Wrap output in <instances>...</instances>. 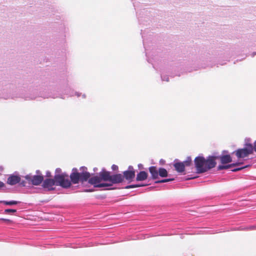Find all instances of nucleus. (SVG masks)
Returning <instances> with one entry per match:
<instances>
[{
	"mask_svg": "<svg viewBox=\"0 0 256 256\" xmlns=\"http://www.w3.org/2000/svg\"><path fill=\"white\" fill-rule=\"evenodd\" d=\"M148 184H130V185H128L124 187V188L126 189H130V188H138L141 186H148Z\"/></svg>",
	"mask_w": 256,
	"mask_h": 256,
	"instance_id": "20",
	"label": "nucleus"
},
{
	"mask_svg": "<svg viewBox=\"0 0 256 256\" xmlns=\"http://www.w3.org/2000/svg\"><path fill=\"white\" fill-rule=\"evenodd\" d=\"M16 212V210H15V209H10V208H8V209H6L4 211V212L5 214H8V213H14V212Z\"/></svg>",
	"mask_w": 256,
	"mask_h": 256,
	"instance_id": "23",
	"label": "nucleus"
},
{
	"mask_svg": "<svg viewBox=\"0 0 256 256\" xmlns=\"http://www.w3.org/2000/svg\"><path fill=\"white\" fill-rule=\"evenodd\" d=\"M228 152V151L226 150H223L222 151V153L224 154V153H227Z\"/></svg>",
	"mask_w": 256,
	"mask_h": 256,
	"instance_id": "35",
	"label": "nucleus"
},
{
	"mask_svg": "<svg viewBox=\"0 0 256 256\" xmlns=\"http://www.w3.org/2000/svg\"><path fill=\"white\" fill-rule=\"evenodd\" d=\"M176 170L178 172H182L184 170L185 165L184 162H176L174 164Z\"/></svg>",
	"mask_w": 256,
	"mask_h": 256,
	"instance_id": "15",
	"label": "nucleus"
},
{
	"mask_svg": "<svg viewBox=\"0 0 256 256\" xmlns=\"http://www.w3.org/2000/svg\"><path fill=\"white\" fill-rule=\"evenodd\" d=\"M0 220H2V221H4V222H12L11 220H10L9 219L4 218H0Z\"/></svg>",
	"mask_w": 256,
	"mask_h": 256,
	"instance_id": "26",
	"label": "nucleus"
},
{
	"mask_svg": "<svg viewBox=\"0 0 256 256\" xmlns=\"http://www.w3.org/2000/svg\"><path fill=\"white\" fill-rule=\"evenodd\" d=\"M46 176L47 177H50L51 176V173L50 171H47L46 172Z\"/></svg>",
	"mask_w": 256,
	"mask_h": 256,
	"instance_id": "30",
	"label": "nucleus"
},
{
	"mask_svg": "<svg viewBox=\"0 0 256 256\" xmlns=\"http://www.w3.org/2000/svg\"><path fill=\"white\" fill-rule=\"evenodd\" d=\"M82 96H83V98H86V95L84 94L82 95Z\"/></svg>",
	"mask_w": 256,
	"mask_h": 256,
	"instance_id": "40",
	"label": "nucleus"
},
{
	"mask_svg": "<svg viewBox=\"0 0 256 256\" xmlns=\"http://www.w3.org/2000/svg\"><path fill=\"white\" fill-rule=\"evenodd\" d=\"M124 181V177L120 174H116L111 175L110 178L109 182L107 184H111L110 186H112V184H120Z\"/></svg>",
	"mask_w": 256,
	"mask_h": 256,
	"instance_id": "10",
	"label": "nucleus"
},
{
	"mask_svg": "<svg viewBox=\"0 0 256 256\" xmlns=\"http://www.w3.org/2000/svg\"><path fill=\"white\" fill-rule=\"evenodd\" d=\"M68 96H74V94H73V93H72V94H68Z\"/></svg>",
	"mask_w": 256,
	"mask_h": 256,
	"instance_id": "36",
	"label": "nucleus"
},
{
	"mask_svg": "<svg viewBox=\"0 0 256 256\" xmlns=\"http://www.w3.org/2000/svg\"><path fill=\"white\" fill-rule=\"evenodd\" d=\"M20 202L16 200H0V203H2L6 205L12 206L19 204Z\"/></svg>",
	"mask_w": 256,
	"mask_h": 256,
	"instance_id": "18",
	"label": "nucleus"
},
{
	"mask_svg": "<svg viewBox=\"0 0 256 256\" xmlns=\"http://www.w3.org/2000/svg\"><path fill=\"white\" fill-rule=\"evenodd\" d=\"M196 172L198 174L206 172V159L202 156L196 157L194 160Z\"/></svg>",
	"mask_w": 256,
	"mask_h": 256,
	"instance_id": "4",
	"label": "nucleus"
},
{
	"mask_svg": "<svg viewBox=\"0 0 256 256\" xmlns=\"http://www.w3.org/2000/svg\"><path fill=\"white\" fill-rule=\"evenodd\" d=\"M118 166L116 164H112V169L114 171L118 170Z\"/></svg>",
	"mask_w": 256,
	"mask_h": 256,
	"instance_id": "25",
	"label": "nucleus"
},
{
	"mask_svg": "<svg viewBox=\"0 0 256 256\" xmlns=\"http://www.w3.org/2000/svg\"><path fill=\"white\" fill-rule=\"evenodd\" d=\"M61 172L62 170L60 168H56L54 176L56 182V186L68 188L70 186V181L68 178V175L65 173L61 174Z\"/></svg>",
	"mask_w": 256,
	"mask_h": 256,
	"instance_id": "2",
	"label": "nucleus"
},
{
	"mask_svg": "<svg viewBox=\"0 0 256 256\" xmlns=\"http://www.w3.org/2000/svg\"><path fill=\"white\" fill-rule=\"evenodd\" d=\"M158 175L162 178L166 177L168 176V172L165 168H160L158 170Z\"/></svg>",
	"mask_w": 256,
	"mask_h": 256,
	"instance_id": "19",
	"label": "nucleus"
},
{
	"mask_svg": "<svg viewBox=\"0 0 256 256\" xmlns=\"http://www.w3.org/2000/svg\"><path fill=\"white\" fill-rule=\"evenodd\" d=\"M135 170L132 166H130L126 170L123 172L122 176L124 180L125 179L128 182L130 183L132 182L135 178Z\"/></svg>",
	"mask_w": 256,
	"mask_h": 256,
	"instance_id": "8",
	"label": "nucleus"
},
{
	"mask_svg": "<svg viewBox=\"0 0 256 256\" xmlns=\"http://www.w3.org/2000/svg\"><path fill=\"white\" fill-rule=\"evenodd\" d=\"M75 94L78 97H79L80 96V94L78 92H75Z\"/></svg>",
	"mask_w": 256,
	"mask_h": 256,
	"instance_id": "34",
	"label": "nucleus"
},
{
	"mask_svg": "<svg viewBox=\"0 0 256 256\" xmlns=\"http://www.w3.org/2000/svg\"><path fill=\"white\" fill-rule=\"evenodd\" d=\"M36 174L42 175V174L39 170H37L36 171Z\"/></svg>",
	"mask_w": 256,
	"mask_h": 256,
	"instance_id": "33",
	"label": "nucleus"
},
{
	"mask_svg": "<svg viewBox=\"0 0 256 256\" xmlns=\"http://www.w3.org/2000/svg\"><path fill=\"white\" fill-rule=\"evenodd\" d=\"M174 180V178H165L162 180H156L154 182L155 184L164 183L171 182Z\"/></svg>",
	"mask_w": 256,
	"mask_h": 256,
	"instance_id": "21",
	"label": "nucleus"
},
{
	"mask_svg": "<svg viewBox=\"0 0 256 256\" xmlns=\"http://www.w3.org/2000/svg\"><path fill=\"white\" fill-rule=\"evenodd\" d=\"M242 162H236V163H233L228 165H219L218 167V170H222L224 169H228L229 168H232L233 166H238L241 164Z\"/></svg>",
	"mask_w": 256,
	"mask_h": 256,
	"instance_id": "17",
	"label": "nucleus"
},
{
	"mask_svg": "<svg viewBox=\"0 0 256 256\" xmlns=\"http://www.w3.org/2000/svg\"><path fill=\"white\" fill-rule=\"evenodd\" d=\"M30 184L34 186H38L44 180L42 175L36 174L32 176L30 174H27L24 176Z\"/></svg>",
	"mask_w": 256,
	"mask_h": 256,
	"instance_id": "6",
	"label": "nucleus"
},
{
	"mask_svg": "<svg viewBox=\"0 0 256 256\" xmlns=\"http://www.w3.org/2000/svg\"><path fill=\"white\" fill-rule=\"evenodd\" d=\"M80 172H78L76 168L72 170V172L70 175V178L72 182L74 184H78L79 181L82 182L86 181L90 177V172H88L87 168L85 166L80 168Z\"/></svg>",
	"mask_w": 256,
	"mask_h": 256,
	"instance_id": "1",
	"label": "nucleus"
},
{
	"mask_svg": "<svg viewBox=\"0 0 256 256\" xmlns=\"http://www.w3.org/2000/svg\"><path fill=\"white\" fill-rule=\"evenodd\" d=\"M148 177V174L145 171H140L137 174L136 176V180L138 182L139 181H144L147 179Z\"/></svg>",
	"mask_w": 256,
	"mask_h": 256,
	"instance_id": "13",
	"label": "nucleus"
},
{
	"mask_svg": "<svg viewBox=\"0 0 256 256\" xmlns=\"http://www.w3.org/2000/svg\"><path fill=\"white\" fill-rule=\"evenodd\" d=\"M219 158L220 160V162L222 164H225L232 162V157L229 154L223 155L222 156H220Z\"/></svg>",
	"mask_w": 256,
	"mask_h": 256,
	"instance_id": "16",
	"label": "nucleus"
},
{
	"mask_svg": "<svg viewBox=\"0 0 256 256\" xmlns=\"http://www.w3.org/2000/svg\"><path fill=\"white\" fill-rule=\"evenodd\" d=\"M191 162H192L191 158L190 156H188L186 158V160H184L183 162H184L185 166H188L190 165Z\"/></svg>",
	"mask_w": 256,
	"mask_h": 256,
	"instance_id": "22",
	"label": "nucleus"
},
{
	"mask_svg": "<svg viewBox=\"0 0 256 256\" xmlns=\"http://www.w3.org/2000/svg\"><path fill=\"white\" fill-rule=\"evenodd\" d=\"M161 78H162V80H163V81H166V82L168 81V77L166 78L165 76H162Z\"/></svg>",
	"mask_w": 256,
	"mask_h": 256,
	"instance_id": "28",
	"label": "nucleus"
},
{
	"mask_svg": "<svg viewBox=\"0 0 256 256\" xmlns=\"http://www.w3.org/2000/svg\"><path fill=\"white\" fill-rule=\"evenodd\" d=\"M248 166H244L243 167H240V168H234V170H232V171L233 172H237V171H238V170H240L245 168H246Z\"/></svg>",
	"mask_w": 256,
	"mask_h": 256,
	"instance_id": "24",
	"label": "nucleus"
},
{
	"mask_svg": "<svg viewBox=\"0 0 256 256\" xmlns=\"http://www.w3.org/2000/svg\"><path fill=\"white\" fill-rule=\"evenodd\" d=\"M149 172L151 174L152 179L156 180L158 177V170L154 166H151L148 168Z\"/></svg>",
	"mask_w": 256,
	"mask_h": 256,
	"instance_id": "14",
	"label": "nucleus"
},
{
	"mask_svg": "<svg viewBox=\"0 0 256 256\" xmlns=\"http://www.w3.org/2000/svg\"><path fill=\"white\" fill-rule=\"evenodd\" d=\"M254 150L256 152V140L254 142L253 146V151Z\"/></svg>",
	"mask_w": 256,
	"mask_h": 256,
	"instance_id": "31",
	"label": "nucleus"
},
{
	"mask_svg": "<svg viewBox=\"0 0 256 256\" xmlns=\"http://www.w3.org/2000/svg\"><path fill=\"white\" fill-rule=\"evenodd\" d=\"M138 166V168L140 169V170H142L144 168V166L142 164H139Z\"/></svg>",
	"mask_w": 256,
	"mask_h": 256,
	"instance_id": "29",
	"label": "nucleus"
},
{
	"mask_svg": "<svg viewBox=\"0 0 256 256\" xmlns=\"http://www.w3.org/2000/svg\"><path fill=\"white\" fill-rule=\"evenodd\" d=\"M4 184L3 182L0 181V188H2L4 187Z\"/></svg>",
	"mask_w": 256,
	"mask_h": 256,
	"instance_id": "32",
	"label": "nucleus"
},
{
	"mask_svg": "<svg viewBox=\"0 0 256 256\" xmlns=\"http://www.w3.org/2000/svg\"><path fill=\"white\" fill-rule=\"evenodd\" d=\"M220 156L217 153H214L212 156H208L206 160V172L216 166V160L218 159Z\"/></svg>",
	"mask_w": 256,
	"mask_h": 256,
	"instance_id": "5",
	"label": "nucleus"
},
{
	"mask_svg": "<svg viewBox=\"0 0 256 256\" xmlns=\"http://www.w3.org/2000/svg\"><path fill=\"white\" fill-rule=\"evenodd\" d=\"M99 176L102 180L108 182H109L111 176L110 172L106 171L104 168H103L102 170L100 172Z\"/></svg>",
	"mask_w": 256,
	"mask_h": 256,
	"instance_id": "12",
	"label": "nucleus"
},
{
	"mask_svg": "<svg viewBox=\"0 0 256 256\" xmlns=\"http://www.w3.org/2000/svg\"><path fill=\"white\" fill-rule=\"evenodd\" d=\"M98 170V168H94V171H96V170Z\"/></svg>",
	"mask_w": 256,
	"mask_h": 256,
	"instance_id": "38",
	"label": "nucleus"
},
{
	"mask_svg": "<svg viewBox=\"0 0 256 256\" xmlns=\"http://www.w3.org/2000/svg\"><path fill=\"white\" fill-rule=\"evenodd\" d=\"M58 96H56L54 95H47L44 96V98H58Z\"/></svg>",
	"mask_w": 256,
	"mask_h": 256,
	"instance_id": "27",
	"label": "nucleus"
},
{
	"mask_svg": "<svg viewBox=\"0 0 256 256\" xmlns=\"http://www.w3.org/2000/svg\"><path fill=\"white\" fill-rule=\"evenodd\" d=\"M256 54V52H254L252 54V56H254Z\"/></svg>",
	"mask_w": 256,
	"mask_h": 256,
	"instance_id": "37",
	"label": "nucleus"
},
{
	"mask_svg": "<svg viewBox=\"0 0 256 256\" xmlns=\"http://www.w3.org/2000/svg\"><path fill=\"white\" fill-rule=\"evenodd\" d=\"M7 183L11 186L20 183V185L22 186H26V182L24 180H21L20 176L18 174H12L10 175L8 178Z\"/></svg>",
	"mask_w": 256,
	"mask_h": 256,
	"instance_id": "7",
	"label": "nucleus"
},
{
	"mask_svg": "<svg viewBox=\"0 0 256 256\" xmlns=\"http://www.w3.org/2000/svg\"><path fill=\"white\" fill-rule=\"evenodd\" d=\"M56 182L55 179L46 178L44 180L42 186L44 188H46L48 190H54L53 187L54 185H56Z\"/></svg>",
	"mask_w": 256,
	"mask_h": 256,
	"instance_id": "11",
	"label": "nucleus"
},
{
	"mask_svg": "<svg viewBox=\"0 0 256 256\" xmlns=\"http://www.w3.org/2000/svg\"><path fill=\"white\" fill-rule=\"evenodd\" d=\"M253 152V146L251 144L246 143L243 148H240L234 152L238 158H244Z\"/></svg>",
	"mask_w": 256,
	"mask_h": 256,
	"instance_id": "3",
	"label": "nucleus"
},
{
	"mask_svg": "<svg viewBox=\"0 0 256 256\" xmlns=\"http://www.w3.org/2000/svg\"><path fill=\"white\" fill-rule=\"evenodd\" d=\"M33 98H26V100H30V99H33Z\"/></svg>",
	"mask_w": 256,
	"mask_h": 256,
	"instance_id": "39",
	"label": "nucleus"
},
{
	"mask_svg": "<svg viewBox=\"0 0 256 256\" xmlns=\"http://www.w3.org/2000/svg\"><path fill=\"white\" fill-rule=\"evenodd\" d=\"M102 179L100 176H94L89 179L88 182L90 184H92L95 188H104L110 186L111 184H107L106 182L101 183Z\"/></svg>",
	"mask_w": 256,
	"mask_h": 256,
	"instance_id": "9",
	"label": "nucleus"
}]
</instances>
